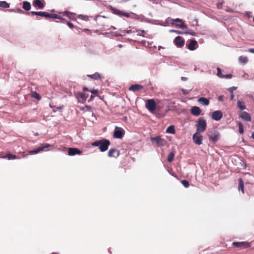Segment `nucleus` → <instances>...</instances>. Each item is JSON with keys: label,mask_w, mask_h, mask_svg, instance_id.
<instances>
[{"label": "nucleus", "mask_w": 254, "mask_h": 254, "mask_svg": "<svg viewBox=\"0 0 254 254\" xmlns=\"http://www.w3.org/2000/svg\"><path fill=\"white\" fill-rule=\"evenodd\" d=\"M174 21L176 22H179L180 23H183V20L179 19V18H176V19L173 20Z\"/></svg>", "instance_id": "obj_47"}, {"label": "nucleus", "mask_w": 254, "mask_h": 254, "mask_svg": "<svg viewBox=\"0 0 254 254\" xmlns=\"http://www.w3.org/2000/svg\"><path fill=\"white\" fill-rule=\"evenodd\" d=\"M28 14L30 15H36L42 17H45L46 18H59L58 17L57 14L55 13H48L46 11H31L30 12H28Z\"/></svg>", "instance_id": "obj_3"}, {"label": "nucleus", "mask_w": 254, "mask_h": 254, "mask_svg": "<svg viewBox=\"0 0 254 254\" xmlns=\"http://www.w3.org/2000/svg\"><path fill=\"white\" fill-rule=\"evenodd\" d=\"M238 190H241L243 193H244V182L242 178L239 179Z\"/></svg>", "instance_id": "obj_25"}, {"label": "nucleus", "mask_w": 254, "mask_h": 254, "mask_svg": "<svg viewBox=\"0 0 254 254\" xmlns=\"http://www.w3.org/2000/svg\"><path fill=\"white\" fill-rule=\"evenodd\" d=\"M120 155V151L116 148H111L108 152V156L110 157L117 158Z\"/></svg>", "instance_id": "obj_14"}, {"label": "nucleus", "mask_w": 254, "mask_h": 254, "mask_svg": "<svg viewBox=\"0 0 254 254\" xmlns=\"http://www.w3.org/2000/svg\"><path fill=\"white\" fill-rule=\"evenodd\" d=\"M143 88V86L141 85L133 84L129 87L128 89L129 91L135 92V91L141 90Z\"/></svg>", "instance_id": "obj_20"}, {"label": "nucleus", "mask_w": 254, "mask_h": 254, "mask_svg": "<svg viewBox=\"0 0 254 254\" xmlns=\"http://www.w3.org/2000/svg\"><path fill=\"white\" fill-rule=\"evenodd\" d=\"M125 134V131L121 128H116L114 132V137L116 138H122Z\"/></svg>", "instance_id": "obj_10"}, {"label": "nucleus", "mask_w": 254, "mask_h": 254, "mask_svg": "<svg viewBox=\"0 0 254 254\" xmlns=\"http://www.w3.org/2000/svg\"><path fill=\"white\" fill-rule=\"evenodd\" d=\"M83 91H89L90 92V90L88 89V88L86 87H83Z\"/></svg>", "instance_id": "obj_49"}, {"label": "nucleus", "mask_w": 254, "mask_h": 254, "mask_svg": "<svg viewBox=\"0 0 254 254\" xmlns=\"http://www.w3.org/2000/svg\"><path fill=\"white\" fill-rule=\"evenodd\" d=\"M31 97L38 100H40L41 99L40 95L36 92H32L31 93Z\"/></svg>", "instance_id": "obj_32"}, {"label": "nucleus", "mask_w": 254, "mask_h": 254, "mask_svg": "<svg viewBox=\"0 0 254 254\" xmlns=\"http://www.w3.org/2000/svg\"><path fill=\"white\" fill-rule=\"evenodd\" d=\"M238 126H239V132L241 134H242L244 132V128H243V124L239 122L238 123Z\"/></svg>", "instance_id": "obj_36"}, {"label": "nucleus", "mask_w": 254, "mask_h": 254, "mask_svg": "<svg viewBox=\"0 0 254 254\" xmlns=\"http://www.w3.org/2000/svg\"><path fill=\"white\" fill-rule=\"evenodd\" d=\"M51 145L49 144L45 143V144H42L39 147H38L37 149L33 150H31L29 151V153L30 154H37L40 151H43L45 150L46 148H48Z\"/></svg>", "instance_id": "obj_7"}, {"label": "nucleus", "mask_w": 254, "mask_h": 254, "mask_svg": "<svg viewBox=\"0 0 254 254\" xmlns=\"http://www.w3.org/2000/svg\"><path fill=\"white\" fill-rule=\"evenodd\" d=\"M232 245L235 248H248L250 246L249 243L245 242H235L232 243Z\"/></svg>", "instance_id": "obj_13"}, {"label": "nucleus", "mask_w": 254, "mask_h": 254, "mask_svg": "<svg viewBox=\"0 0 254 254\" xmlns=\"http://www.w3.org/2000/svg\"><path fill=\"white\" fill-rule=\"evenodd\" d=\"M9 11H14V12H16V10H13V9H9Z\"/></svg>", "instance_id": "obj_58"}, {"label": "nucleus", "mask_w": 254, "mask_h": 254, "mask_svg": "<svg viewBox=\"0 0 254 254\" xmlns=\"http://www.w3.org/2000/svg\"><path fill=\"white\" fill-rule=\"evenodd\" d=\"M222 117L223 113L220 110L215 111L212 114V119L217 121H220Z\"/></svg>", "instance_id": "obj_12"}, {"label": "nucleus", "mask_w": 254, "mask_h": 254, "mask_svg": "<svg viewBox=\"0 0 254 254\" xmlns=\"http://www.w3.org/2000/svg\"><path fill=\"white\" fill-rule=\"evenodd\" d=\"M22 7L24 10L29 11L31 9V4L30 2L25 1L23 2Z\"/></svg>", "instance_id": "obj_26"}, {"label": "nucleus", "mask_w": 254, "mask_h": 254, "mask_svg": "<svg viewBox=\"0 0 254 254\" xmlns=\"http://www.w3.org/2000/svg\"><path fill=\"white\" fill-rule=\"evenodd\" d=\"M51 254H58L57 253L53 252Z\"/></svg>", "instance_id": "obj_60"}, {"label": "nucleus", "mask_w": 254, "mask_h": 254, "mask_svg": "<svg viewBox=\"0 0 254 254\" xmlns=\"http://www.w3.org/2000/svg\"><path fill=\"white\" fill-rule=\"evenodd\" d=\"M167 133L175 134V129L174 126L172 125L168 127L166 130Z\"/></svg>", "instance_id": "obj_27"}, {"label": "nucleus", "mask_w": 254, "mask_h": 254, "mask_svg": "<svg viewBox=\"0 0 254 254\" xmlns=\"http://www.w3.org/2000/svg\"><path fill=\"white\" fill-rule=\"evenodd\" d=\"M111 10L113 13L117 14L120 16H125L126 17H129L130 14L125 11L120 10L116 8H112Z\"/></svg>", "instance_id": "obj_9"}, {"label": "nucleus", "mask_w": 254, "mask_h": 254, "mask_svg": "<svg viewBox=\"0 0 254 254\" xmlns=\"http://www.w3.org/2000/svg\"><path fill=\"white\" fill-rule=\"evenodd\" d=\"M220 138V134L218 132H214L213 135H209V139L214 143L216 142Z\"/></svg>", "instance_id": "obj_22"}, {"label": "nucleus", "mask_w": 254, "mask_h": 254, "mask_svg": "<svg viewBox=\"0 0 254 254\" xmlns=\"http://www.w3.org/2000/svg\"><path fill=\"white\" fill-rule=\"evenodd\" d=\"M88 29H84L83 30V31H88Z\"/></svg>", "instance_id": "obj_61"}, {"label": "nucleus", "mask_w": 254, "mask_h": 254, "mask_svg": "<svg viewBox=\"0 0 254 254\" xmlns=\"http://www.w3.org/2000/svg\"><path fill=\"white\" fill-rule=\"evenodd\" d=\"M224 77H222V78H227V79H230L232 77V75L231 74H226L224 75Z\"/></svg>", "instance_id": "obj_42"}, {"label": "nucleus", "mask_w": 254, "mask_h": 254, "mask_svg": "<svg viewBox=\"0 0 254 254\" xmlns=\"http://www.w3.org/2000/svg\"><path fill=\"white\" fill-rule=\"evenodd\" d=\"M80 110L84 112H91L92 111V108L88 105H85V106L80 108Z\"/></svg>", "instance_id": "obj_31"}, {"label": "nucleus", "mask_w": 254, "mask_h": 254, "mask_svg": "<svg viewBox=\"0 0 254 254\" xmlns=\"http://www.w3.org/2000/svg\"><path fill=\"white\" fill-rule=\"evenodd\" d=\"M57 16L58 17H59V18H53L54 19H60L61 20V22H64L65 21V19L64 18H62L61 17V16L60 15H59L57 14Z\"/></svg>", "instance_id": "obj_43"}, {"label": "nucleus", "mask_w": 254, "mask_h": 254, "mask_svg": "<svg viewBox=\"0 0 254 254\" xmlns=\"http://www.w3.org/2000/svg\"><path fill=\"white\" fill-rule=\"evenodd\" d=\"M33 5L35 7H38L39 9H43L45 5L41 0H34Z\"/></svg>", "instance_id": "obj_21"}, {"label": "nucleus", "mask_w": 254, "mask_h": 254, "mask_svg": "<svg viewBox=\"0 0 254 254\" xmlns=\"http://www.w3.org/2000/svg\"><path fill=\"white\" fill-rule=\"evenodd\" d=\"M217 75L218 77H220V78H222L224 76V74H223L222 73V72H221V69L220 68H217Z\"/></svg>", "instance_id": "obj_39"}, {"label": "nucleus", "mask_w": 254, "mask_h": 254, "mask_svg": "<svg viewBox=\"0 0 254 254\" xmlns=\"http://www.w3.org/2000/svg\"><path fill=\"white\" fill-rule=\"evenodd\" d=\"M203 136L200 132H196L192 136L193 141L197 145H200L202 144Z\"/></svg>", "instance_id": "obj_6"}, {"label": "nucleus", "mask_w": 254, "mask_h": 254, "mask_svg": "<svg viewBox=\"0 0 254 254\" xmlns=\"http://www.w3.org/2000/svg\"><path fill=\"white\" fill-rule=\"evenodd\" d=\"M152 142H155L158 146H163L166 144V140L160 136L151 138Z\"/></svg>", "instance_id": "obj_5"}, {"label": "nucleus", "mask_w": 254, "mask_h": 254, "mask_svg": "<svg viewBox=\"0 0 254 254\" xmlns=\"http://www.w3.org/2000/svg\"><path fill=\"white\" fill-rule=\"evenodd\" d=\"M110 142L107 139H102L92 143L93 146H98L101 152H104L108 150Z\"/></svg>", "instance_id": "obj_1"}, {"label": "nucleus", "mask_w": 254, "mask_h": 254, "mask_svg": "<svg viewBox=\"0 0 254 254\" xmlns=\"http://www.w3.org/2000/svg\"><path fill=\"white\" fill-rule=\"evenodd\" d=\"M87 76L94 80H101L102 78V75L98 72H96L93 74H88Z\"/></svg>", "instance_id": "obj_23"}, {"label": "nucleus", "mask_w": 254, "mask_h": 254, "mask_svg": "<svg viewBox=\"0 0 254 254\" xmlns=\"http://www.w3.org/2000/svg\"><path fill=\"white\" fill-rule=\"evenodd\" d=\"M231 98H230V99L231 100H233L234 99V95H233V93H231Z\"/></svg>", "instance_id": "obj_55"}, {"label": "nucleus", "mask_w": 254, "mask_h": 254, "mask_svg": "<svg viewBox=\"0 0 254 254\" xmlns=\"http://www.w3.org/2000/svg\"><path fill=\"white\" fill-rule=\"evenodd\" d=\"M239 62L243 64H245L248 62V59L246 57L240 56L239 58Z\"/></svg>", "instance_id": "obj_29"}, {"label": "nucleus", "mask_w": 254, "mask_h": 254, "mask_svg": "<svg viewBox=\"0 0 254 254\" xmlns=\"http://www.w3.org/2000/svg\"><path fill=\"white\" fill-rule=\"evenodd\" d=\"M185 33L186 34H189L192 36H195L196 33L195 32L192 31V30H189L188 31L185 32Z\"/></svg>", "instance_id": "obj_41"}, {"label": "nucleus", "mask_w": 254, "mask_h": 254, "mask_svg": "<svg viewBox=\"0 0 254 254\" xmlns=\"http://www.w3.org/2000/svg\"><path fill=\"white\" fill-rule=\"evenodd\" d=\"M17 11L20 12H22V10H21V9H18V10H17Z\"/></svg>", "instance_id": "obj_59"}, {"label": "nucleus", "mask_w": 254, "mask_h": 254, "mask_svg": "<svg viewBox=\"0 0 254 254\" xmlns=\"http://www.w3.org/2000/svg\"><path fill=\"white\" fill-rule=\"evenodd\" d=\"M248 51L250 53H254V49L251 48L248 50Z\"/></svg>", "instance_id": "obj_51"}, {"label": "nucleus", "mask_w": 254, "mask_h": 254, "mask_svg": "<svg viewBox=\"0 0 254 254\" xmlns=\"http://www.w3.org/2000/svg\"><path fill=\"white\" fill-rule=\"evenodd\" d=\"M174 43L178 47H182L185 44V41L182 37L178 36L175 38Z\"/></svg>", "instance_id": "obj_15"}, {"label": "nucleus", "mask_w": 254, "mask_h": 254, "mask_svg": "<svg viewBox=\"0 0 254 254\" xmlns=\"http://www.w3.org/2000/svg\"><path fill=\"white\" fill-rule=\"evenodd\" d=\"M75 96L78 100V102L82 104L85 102L87 98L85 93L80 92L75 93Z\"/></svg>", "instance_id": "obj_8"}, {"label": "nucleus", "mask_w": 254, "mask_h": 254, "mask_svg": "<svg viewBox=\"0 0 254 254\" xmlns=\"http://www.w3.org/2000/svg\"><path fill=\"white\" fill-rule=\"evenodd\" d=\"M182 92L185 94H187L189 92H185L184 89H182Z\"/></svg>", "instance_id": "obj_56"}, {"label": "nucleus", "mask_w": 254, "mask_h": 254, "mask_svg": "<svg viewBox=\"0 0 254 254\" xmlns=\"http://www.w3.org/2000/svg\"><path fill=\"white\" fill-rule=\"evenodd\" d=\"M181 79L183 80V81H186L188 78L186 77H181Z\"/></svg>", "instance_id": "obj_54"}, {"label": "nucleus", "mask_w": 254, "mask_h": 254, "mask_svg": "<svg viewBox=\"0 0 254 254\" xmlns=\"http://www.w3.org/2000/svg\"><path fill=\"white\" fill-rule=\"evenodd\" d=\"M206 127L207 123L206 121L202 118H199L196 124V132H204L206 130Z\"/></svg>", "instance_id": "obj_2"}, {"label": "nucleus", "mask_w": 254, "mask_h": 254, "mask_svg": "<svg viewBox=\"0 0 254 254\" xmlns=\"http://www.w3.org/2000/svg\"><path fill=\"white\" fill-rule=\"evenodd\" d=\"M67 25L71 29L74 27L73 24L70 22H67Z\"/></svg>", "instance_id": "obj_46"}, {"label": "nucleus", "mask_w": 254, "mask_h": 254, "mask_svg": "<svg viewBox=\"0 0 254 254\" xmlns=\"http://www.w3.org/2000/svg\"><path fill=\"white\" fill-rule=\"evenodd\" d=\"M90 92L93 94H97L98 93V90L96 89L90 90Z\"/></svg>", "instance_id": "obj_45"}, {"label": "nucleus", "mask_w": 254, "mask_h": 254, "mask_svg": "<svg viewBox=\"0 0 254 254\" xmlns=\"http://www.w3.org/2000/svg\"><path fill=\"white\" fill-rule=\"evenodd\" d=\"M6 157L8 159H19V157H17L16 155L11 154H7L6 156Z\"/></svg>", "instance_id": "obj_35"}, {"label": "nucleus", "mask_w": 254, "mask_h": 254, "mask_svg": "<svg viewBox=\"0 0 254 254\" xmlns=\"http://www.w3.org/2000/svg\"><path fill=\"white\" fill-rule=\"evenodd\" d=\"M198 102L202 105L207 106L209 104V100L204 97L199 98L198 100Z\"/></svg>", "instance_id": "obj_24"}, {"label": "nucleus", "mask_w": 254, "mask_h": 254, "mask_svg": "<svg viewBox=\"0 0 254 254\" xmlns=\"http://www.w3.org/2000/svg\"><path fill=\"white\" fill-rule=\"evenodd\" d=\"M171 32H175L177 34H182L183 33L178 30H171Z\"/></svg>", "instance_id": "obj_50"}, {"label": "nucleus", "mask_w": 254, "mask_h": 254, "mask_svg": "<svg viewBox=\"0 0 254 254\" xmlns=\"http://www.w3.org/2000/svg\"><path fill=\"white\" fill-rule=\"evenodd\" d=\"M253 22H254V17L253 19Z\"/></svg>", "instance_id": "obj_62"}, {"label": "nucleus", "mask_w": 254, "mask_h": 254, "mask_svg": "<svg viewBox=\"0 0 254 254\" xmlns=\"http://www.w3.org/2000/svg\"><path fill=\"white\" fill-rule=\"evenodd\" d=\"M81 151L76 148H69L68 151V154L69 155L73 156L76 154H80Z\"/></svg>", "instance_id": "obj_17"}, {"label": "nucleus", "mask_w": 254, "mask_h": 254, "mask_svg": "<svg viewBox=\"0 0 254 254\" xmlns=\"http://www.w3.org/2000/svg\"><path fill=\"white\" fill-rule=\"evenodd\" d=\"M94 98V96H93V95H91L90 97V99L88 100V102H90L91 101H92Z\"/></svg>", "instance_id": "obj_52"}, {"label": "nucleus", "mask_w": 254, "mask_h": 254, "mask_svg": "<svg viewBox=\"0 0 254 254\" xmlns=\"http://www.w3.org/2000/svg\"><path fill=\"white\" fill-rule=\"evenodd\" d=\"M146 108L152 113H153L156 109V103L153 99H148L145 102Z\"/></svg>", "instance_id": "obj_4"}, {"label": "nucleus", "mask_w": 254, "mask_h": 254, "mask_svg": "<svg viewBox=\"0 0 254 254\" xmlns=\"http://www.w3.org/2000/svg\"><path fill=\"white\" fill-rule=\"evenodd\" d=\"M78 17L85 21H87L88 20V17L87 15L80 14L78 15Z\"/></svg>", "instance_id": "obj_37"}, {"label": "nucleus", "mask_w": 254, "mask_h": 254, "mask_svg": "<svg viewBox=\"0 0 254 254\" xmlns=\"http://www.w3.org/2000/svg\"><path fill=\"white\" fill-rule=\"evenodd\" d=\"M237 106L241 110L246 109V106L245 105V103L242 100H239L237 101Z\"/></svg>", "instance_id": "obj_28"}, {"label": "nucleus", "mask_w": 254, "mask_h": 254, "mask_svg": "<svg viewBox=\"0 0 254 254\" xmlns=\"http://www.w3.org/2000/svg\"><path fill=\"white\" fill-rule=\"evenodd\" d=\"M218 100H219V101H222L223 100V96H219V97H218Z\"/></svg>", "instance_id": "obj_53"}, {"label": "nucleus", "mask_w": 254, "mask_h": 254, "mask_svg": "<svg viewBox=\"0 0 254 254\" xmlns=\"http://www.w3.org/2000/svg\"><path fill=\"white\" fill-rule=\"evenodd\" d=\"M176 26V27H179L180 28H187V26L184 24L183 21V23H181V24H177Z\"/></svg>", "instance_id": "obj_40"}, {"label": "nucleus", "mask_w": 254, "mask_h": 254, "mask_svg": "<svg viewBox=\"0 0 254 254\" xmlns=\"http://www.w3.org/2000/svg\"><path fill=\"white\" fill-rule=\"evenodd\" d=\"M187 48L190 51H193L198 47V44L196 40L191 39L190 40L189 43L187 45Z\"/></svg>", "instance_id": "obj_11"}, {"label": "nucleus", "mask_w": 254, "mask_h": 254, "mask_svg": "<svg viewBox=\"0 0 254 254\" xmlns=\"http://www.w3.org/2000/svg\"><path fill=\"white\" fill-rule=\"evenodd\" d=\"M181 183L185 188H188L189 187V183L187 180H182Z\"/></svg>", "instance_id": "obj_38"}, {"label": "nucleus", "mask_w": 254, "mask_h": 254, "mask_svg": "<svg viewBox=\"0 0 254 254\" xmlns=\"http://www.w3.org/2000/svg\"><path fill=\"white\" fill-rule=\"evenodd\" d=\"M190 113L193 116H198L201 113V110L198 107L193 106L190 110Z\"/></svg>", "instance_id": "obj_18"}, {"label": "nucleus", "mask_w": 254, "mask_h": 254, "mask_svg": "<svg viewBox=\"0 0 254 254\" xmlns=\"http://www.w3.org/2000/svg\"><path fill=\"white\" fill-rule=\"evenodd\" d=\"M252 137L254 139V131L252 133Z\"/></svg>", "instance_id": "obj_57"}, {"label": "nucleus", "mask_w": 254, "mask_h": 254, "mask_svg": "<svg viewBox=\"0 0 254 254\" xmlns=\"http://www.w3.org/2000/svg\"><path fill=\"white\" fill-rule=\"evenodd\" d=\"M217 7L219 9H221L222 7V3H219L217 4Z\"/></svg>", "instance_id": "obj_48"}, {"label": "nucleus", "mask_w": 254, "mask_h": 254, "mask_svg": "<svg viewBox=\"0 0 254 254\" xmlns=\"http://www.w3.org/2000/svg\"><path fill=\"white\" fill-rule=\"evenodd\" d=\"M175 153L173 152H170L167 157V161L169 162H171L174 160Z\"/></svg>", "instance_id": "obj_30"}, {"label": "nucleus", "mask_w": 254, "mask_h": 254, "mask_svg": "<svg viewBox=\"0 0 254 254\" xmlns=\"http://www.w3.org/2000/svg\"><path fill=\"white\" fill-rule=\"evenodd\" d=\"M163 107V105L160 103V101H158L157 103H156V110L158 112H160Z\"/></svg>", "instance_id": "obj_34"}, {"label": "nucleus", "mask_w": 254, "mask_h": 254, "mask_svg": "<svg viewBox=\"0 0 254 254\" xmlns=\"http://www.w3.org/2000/svg\"><path fill=\"white\" fill-rule=\"evenodd\" d=\"M0 6L3 8H8L9 4L5 1H0Z\"/></svg>", "instance_id": "obj_33"}, {"label": "nucleus", "mask_w": 254, "mask_h": 254, "mask_svg": "<svg viewBox=\"0 0 254 254\" xmlns=\"http://www.w3.org/2000/svg\"><path fill=\"white\" fill-rule=\"evenodd\" d=\"M240 117L243 120L246 121H251V117L250 115L246 112H242L240 114Z\"/></svg>", "instance_id": "obj_19"}, {"label": "nucleus", "mask_w": 254, "mask_h": 254, "mask_svg": "<svg viewBox=\"0 0 254 254\" xmlns=\"http://www.w3.org/2000/svg\"><path fill=\"white\" fill-rule=\"evenodd\" d=\"M236 89V87H232L228 89V90L231 93H233V91Z\"/></svg>", "instance_id": "obj_44"}, {"label": "nucleus", "mask_w": 254, "mask_h": 254, "mask_svg": "<svg viewBox=\"0 0 254 254\" xmlns=\"http://www.w3.org/2000/svg\"><path fill=\"white\" fill-rule=\"evenodd\" d=\"M60 13L63 15L66 16L69 19L74 20L76 19L75 15L76 14L73 12H69L68 11H64L61 12Z\"/></svg>", "instance_id": "obj_16"}]
</instances>
